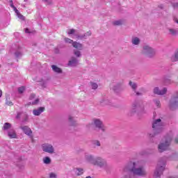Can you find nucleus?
I'll return each mask as SVG.
<instances>
[{"mask_svg": "<svg viewBox=\"0 0 178 178\" xmlns=\"http://www.w3.org/2000/svg\"><path fill=\"white\" fill-rule=\"evenodd\" d=\"M93 144L97 147H101V143H99V140H95Z\"/></svg>", "mask_w": 178, "mask_h": 178, "instance_id": "obj_30", "label": "nucleus"}, {"mask_svg": "<svg viewBox=\"0 0 178 178\" xmlns=\"http://www.w3.org/2000/svg\"><path fill=\"white\" fill-rule=\"evenodd\" d=\"M75 174L76 176H81L84 173V170L83 168H75L74 170Z\"/></svg>", "mask_w": 178, "mask_h": 178, "instance_id": "obj_15", "label": "nucleus"}, {"mask_svg": "<svg viewBox=\"0 0 178 178\" xmlns=\"http://www.w3.org/2000/svg\"><path fill=\"white\" fill-rule=\"evenodd\" d=\"M94 124L95 127L102 130V131H105V130H106V128L105 127V126H104V124H102V121H101V120L95 119Z\"/></svg>", "mask_w": 178, "mask_h": 178, "instance_id": "obj_10", "label": "nucleus"}, {"mask_svg": "<svg viewBox=\"0 0 178 178\" xmlns=\"http://www.w3.org/2000/svg\"><path fill=\"white\" fill-rule=\"evenodd\" d=\"M132 106H133V109L134 111V109H136V108H138V103H134Z\"/></svg>", "mask_w": 178, "mask_h": 178, "instance_id": "obj_34", "label": "nucleus"}, {"mask_svg": "<svg viewBox=\"0 0 178 178\" xmlns=\"http://www.w3.org/2000/svg\"><path fill=\"white\" fill-rule=\"evenodd\" d=\"M168 31L169 34H170L171 35H177V34H178V31L176 29H169Z\"/></svg>", "mask_w": 178, "mask_h": 178, "instance_id": "obj_19", "label": "nucleus"}, {"mask_svg": "<svg viewBox=\"0 0 178 178\" xmlns=\"http://www.w3.org/2000/svg\"><path fill=\"white\" fill-rule=\"evenodd\" d=\"M42 149L44 152H47V154H54L55 152V149L54 146L49 143H44L42 145Z\"/></svg>", "mask_w": 178, "mask_h": 178, "instance_id": "obj_6", "label": "nucleus"}, {"mask_svg": "<svg viewBox=\"0 0 178 178\" xmlns=\"http://www.w3.org/2000/svg\"><path fill=\"white\" fill-rule=\"evenodd\" d=\"M6 105H8V106H12V105H13V103L12 102L8 101V100H6Z\"/></svg>", "mask_w": 178, "mask_h": 178, "instance_id": "obj_36", "label": "nucleus"}, {"mask_svg": "<svg viewBox=\"0 0 178 178\" xmlns=\"http://www.w3.org/2000/svg\"><path fill=\"white\" fill-rule=\"evenodd\" d=\"M69 122L71 126H76V120H74L73 117L72 116L69 117Z\"/></svg>", "mask_w": 178, "mask_h": 178, "instance_id": "obj_24", "label": "nucleus"}, {"mask_svg": "<svg viewBox=\"0 0 178 178\" xmlns=\"http://www.w3.org/2000/svg\"><path fill=\"white\" fill-rule=\"evenodd\" d=\"M91 126H92V124H88V125H87L88 129H90V127H91Z\"/></svg>", "mask_w": 178, "mask_h": 178, "instance_id": "obj_45", "label": "nucleus"}, {"mask_svg": "<svg viewBox=\"0 0 178 178\" xmlns=\"http://www.w3.org/2000/svg\"><path fill=\"white\" fill-rule=\"evenodd\" d=\"M51 67H52V70H54V72H56V73H62V70H60V68L56 67V65H52Z\"/></svg>", "mask_w": 178, "mask_h": 178, "instance_id": "obj_20", "label": "nucleus"}, {"mask_svg": "<svg viewBox=\"0 0 178 178\" xmlns=\"http://www.w3.org/2000/svg\"><path fill=\"white\" fill-rule=\"evenodd\" d=\"M15 13H16L17 17H19V19H20L21 20H24V16H23V15H22V14H20V13L19 12V10H16Z\"/></svg>", "mask_w": 178, "mask_h": 178, "instance_id": "obj_23", "label": "nucleus"}, {"mask_svg": "<svg viewBox=\"0 0 178 178\" xmlns=\"http://www.w3.org/2000/svg\"><path fill=\"white\" fill-rule=\"evenodd\" d=\"M69 66H77L79 65V60L76 59L75 58H72L68 63Z\"/></svg>", "mask_w": 178, "mask_h": 178, "instance_id": "obj_13", "label": "nucleus"}, {"mask_svg": "<svg viewBox=\"0 0 178 178\" xmlns=\"http://www.w3.org/2000/svg\"><path fill=\"white\" fill-rule=\"evenodd\" d=\"M8 136L10 138H16L17 135L16 134V131L14 129H10L8 133Z\"/></svg>", "mask_w": 178, "mask_h": 178, "instance_id": "obj_14", "label": "nucleus"}, {"mask_svg": "<svg viewBox=\"0 0 178 178\" xmlns=\"http://www.w3.org/2000/svg\"><path fill=\"white\" fill-rule=\"evenodd\" d=\"M155 104H156V106H157L158 108H159V106H160V105H161V102H160L159 100H156V101H155Z\"/></svg>", "mask_w": 178, "mask_h": 178, "instance_id": "obj_37", "label": "nucleus"}, {"mask_svg": "<svg viewBox=\"0 0 178 178\" xmlns=\"http://www.w3.org/2000/svg\"><path fill=\"white\" fill-rule=\"evenodd\" d=\"M17 118H20V113H18V114L17 115Z\"/></svg>", "mask_w": 178, "mask_h": 178, "instance_id": "obj_48", "label": "nucleus"}, {"mask_svg": "<svg viewBox=\"0 0 178 178\" xmlns=\"http://www.w3.org/2000/svg\"><path fill=\"white\" fill-rule=\"evenodd\" d=\"M143 54H144L145 55H147V56L151 58V56H153L154 55L155 51L149 46L145 45L143 47Z\"/></svg>", "mask_w": 178, "mask_h": 178, "instance_id": "obj_7", "label": "nucleus"}, {"mask_svg": "<svg viewBox=\"0 0 178 178\" xmlns=\"http://www.w3.org/2000/svg\"><path fill=\"white\" fill-rule=\"evenodd\" d=\"M68 35H71V34L74 35L72 38H80V35H79V33L76 31L74 29H69L67 31Z\"/></svg>", "mask_w": 178, "mask_h": 178, "instance_id": "obj_11", "label": "nucleus"}, {"mask_svg": "<svg viewBox=\"0 0 178 178\" xmlns=\"http://www.w3.org/2000/svg\"><path fill=\"white\" fill-rule=\"evenodd\" d=\"M173 136L172 135H168L167 137L164 138L162 140V143L159 145V152H163V151H166V149H169V145H170V141Z\"/></svg>", "mask_w": 178, "mask_h": 178, "instance_id": "obj_3", "label": "nucleus"}, {"mask_svg": "<svg viewBox=\"0 0 178 178\" xmlns=\"http://www.w3.org/2000/svg\"><path fill=\"white\" fill-rule=\"evenodd\" d=\"M34 98H35V94H31L30 97H29V99H34Z\"/></svg>", "mask_w": 178, "mask_h": 178, "instance_id": "obj_39", "label": "nucleus"}, {"mask_svg": "<svg viewBox=\"0 0 178 178\" xmlns=\"http://www.w3.org/2000/svg\"><path fill=\"white\" fill-rule=\"evenodd\" d=\"M178 107V92L174 94L171 98L170 102V108L171 111H175V109H177Z\"/></svg>", "mask_w": 178, "mask_h": 178, "instance_id": "obj_5", "label": "nucleus"}, {"mask_svg": "<svg viewBox=\"0 0 178 178\" xmlns=\"http://www.w3.org/2000/svg\"><path fill=\"white\" fill-rule=\"evenodd\" d=\"M175 22L178 24V19H175Z\"/></svg>", "mask_w": 178, "mask_h": 178, "instance_id": "obj_49", "label": "nucleus"}, {"mask_svg": "<svg viewBox=\"0 0 178 178\" xmlns=\"http://www.w3.org/2000/svg\"><path fill=\"white\" fill-rule=\"evenodd\" d=\"M85 159L90 162V163H92V165L99 166V168H106V160L101 157L95 158L91 154H86Z\"/></svg>", "mask_w": 178, "mask_h": 178, "instance_id": "obj_1", "label": "nucleus"}, {"mask_svg": "<svg viewBox=\"0 0 178 178\" xmlns=\"http://www.w3.org/2000/svg\"><path fill=\"white\" fill-rule=\"evenodd\" d=\"M132 44L134 45H138L140 44V38L134 37L132 38Z\"/></svg>", "mask_w": 178, "mask_h": 178, "instance_id": "obj_17", "label": "nucleus"}, {"mask_svg": "<svg viewBox=\"0 0 178 178\" xmlns=\"http://www.w3.org/2000/svg\"><path fill=\"white\" fill-rule=\"evenodd\" d=\"M91 35V31H88L85 35H79V39H83V38H87L88 37H90Z\"/></svg>", "mask_w": 178, "mask_h": 178, "instance_id": "obj_22", "label": "nucleus"}, {"mask_svg": "<svg viewBox=\"0 0 178 178\" xmlns=\"http://www.w3.org/2000/svg\"><path fill=\"white\" fill-rule=\"evenodd\" d=\"M18 92H19V94H23L24 92V90H18Z\"/></svg>", "mask_w": 178, "mask_h": 178, "instance_id": "obj_41", "label": "nucleus"}, {"mask_svg": "<svg viewBox=\"0 0 178 178\" xmlns=\"http://www.w3.org/2000/svg\"><path fill=\"white\" fill-rule=\"evenodd\" d=\"M172 62H177L178 60V51L174 56L172 57Z\"/></svg>", "mask_w": 178, "mask_h": 178, "instance_id": "obj_25", "label": "nucleus"}, {"mask_svg": "<svg viewBox=\"0 0 178 178\" xmlns=\"http://www.w3.org/2000/svg\"><path fill=\"white\" fill-rule=\"evenodd\" d=\"M51 158H49V156H46L43 158V163H44L45 165H49V163H51Z\"/></svg>", "mask_w": 178, "mask_h": 178, "instance_id": "obj_18", "label": "nucleus"}, {"mask_svg": "<svg viewBox=\"0 0 178 178\" xmlns=\"http://www.w3.org/2000/svg\"><path fill=\"white\" fill-rule=\"evenodd\" d=\"M74 55H76V56H78V57H79L81 55V54L80 53V51L74 50Z\"/></svg>", "mask_w": 178, "mask_h": 178, "instance_id": "obj_31", "label": "nucleus"}, {"mask_svg": "<svg viewBox=\"0 0 178 178\" xmlns=\"http://www.w3.org/2000/svg\"><path fill=\"white\" fill-rule=\"evenodd\" d=\"M20 129H22L24 134L30 137V138H33V131H31V129L30 127L27 126H22L20 127Z\"/></svg>", "mask_w": 178, "mask_h": 178, "instance_id": "obj_9", "label": "nucleus"}, {"mask_svg": "<svg viewBox=\"0 0 178 178\" xmlns=\"http://www.w3.org/2000/svg\"><path fill=\"white\" fill-rule=\"evenodd\" d=\"M1 97H2V90H0V98H1Z\"/></svg>", "mask_w": 178, "mask_h": 178, "instance_id": "obj_47", "label": "nucleus"}, {"mask_svg": "<svg viewBox=\"0 0 178 178\" xmlns=\"http://www.w3.org/2000/svg\"><path fill=\"white\" fill-rule=\"evenodd\" d=\"M40 102V99H36L34 102H32V105H37Z\"/></svg>", "mask_w": 178, "mask_h": 178, "instance_id": "obj_35", "label": "nucleus"}, {"mask_svg": "<svg viewBox=\"0 0 178 178\" xmlns=\"http://www.w3.org/2000/svg\"><path fill=\"white\" fill-rule=\"evenodd\" d=\"M174 8H178V3H175L174 4Z\"/></svg>", "mask_w": 178, "mask_h": 178, "instance_id": "obj_43", "label": "nucleus"}, {"mask_svg": "<svg viewBox=\"0 0 178 178\" xmlns=\"http://www.w3.org/2000/svg\"><path fill=\"white\" fill-rule=\"evenodd\" d=\"M11 8H13V9H14L15 12H16V10H17V8H16V7H15V6L13 5V3L10 4Z\"/></svg>", "mask_w": 178, "mask_h": 178, "instance_id": "obj_40", "label": "nucleus"}, {"mask_svg": "<svg viewBox=\"0 0 178 178\" xmlns=\"http://www.w3.org/2000/svg\"><path fill=\"white\" fill-rule=\"evenodd\" d=\"M58 177V174L56 172H50L49 173V178H57Z\"/></svg>", "mask_w": 178, "mask_h": 178, "instance_id": "obj_28", "label": "nucleus"}, {"mask_svg": "<svg viewBox=\"0 0 178 178\" xmlns=\"http://www.w3.org/2000/svg\"><path fill=\"white\" fill-rule=\"evenodd\" d=\"M165 163H166L165 161H159L156 168L154 172V177H161V175L163 174V171L165 170Z\"/></svg>", "mask_w": 178, "mask_h": 178, "instance_id": "obj_4", "label": "nucleus"}, {"mask_svg": "<svg viewBox=\"0 0 178 178\" xmlns=\"http://www.w3.org/2000/svg\"><path fill=\"white\" fill-rule=\"evenodd\" d=\"M90 84L92 90H97V88H98V84L94 82H91Z\"/></svg>", "mask_w": 178, "mask_h": 178, "instance_id": "obj_27", "label": "nucleus"}, {"mask_svg": "<svg viewBox=\"0 0 178 178\" xmlns=\"http://www.w3.org/2000/svg\"><path fill=\"white\" fill-rule=\"evenodd\" d=\"M129 86H131L133 90H136L137 88V84L136 83H133L131 81L129 82Z\"/></svg>", "mask_w": 178, "mask_h": 178, "instance_id": "obj_26", "label": "nucleus"}, {"mask_svg": "<svg viewBox=\"0 0 178 178\" xmlns=\"http://www.w3.org/2000/svg\"><path fill=\"white\" fill-rule=\"evenodd\" d=\"M164 83L166 86H168V84H170V79H165L164 81Z\"/></svg>", "mask_w": 178, "mask_h": 178, "instance_id": "obj_38", "label": "nucleus"}, {"mask_svg": "<svg viewBox=\"0 0 178 178\" xmlns=\"http://www.w3.org/2000/svg\"><path fill=\"white\" fill-rule=\"evenodd\" d=\"M166 93V90H154V94H156L157 95H165Z\"/></svg>", "mask_w": 178, "mask_h": 178, "instance_id": "obj_16", "label": "nucleus"}, {"mask_svg": "<svg viewBox=\"0 0 178 178\" xmlns=\"http://www.w3.org/2000/svg\"><path fill=\"white\" fill-rule=\"evenodd\" d=\"M65 41L68 44H72V47H74V48H76V49H79V51H81V49H83V44L76 42H73V40L72 39H69V38H65Z\"/></svg>", "mask_w": 178, "mask_h": 178, "instance_id": "obj_8", "label": "nucleus"}, {"mask_svg": "<svg viewBox=\"0 0 178 178\" xmlns=\"http://www.w3.org/2000/svg\"><path fill=\"white\" fill-rule=\"evenodd\" d=\"M44 111H45V108L44 107H40L38 109H35L33 111V115H35V116H40V114H41L42 113L44 112Z\"/></svg>", "mask_w": 178, "mask_h": 178, "instance_id": "obj_12", "label": "nucleus"}, {"mask_svg": "<svg viewBox=\"0 0 178 178\" xmlns=\"http://www.w3.org/2000/svg\"><path fill=\"white\" fill-rule=\"evenodd\" d=\"M21 55H22V51H17L15 53V56H17V58L20 57Z\"/></svg>", "mask_w": 178, "mask_h": 178, "instance_id": "obj_33", "label": "nucleus"}, {"mask_svg": "<svg viewBox=\"0 0 178 178\" xmlns=\"http://www.w3.org/2000/svg\"><path fill=\"white\" fill-rule=\"evenodd\" d=\"M113 24L115 26H120V24H122V21H120V20L115 21L113 22Z\"/></svg>", "mask_w": 178, "mask_h": 178, "instance_id": "obj_29", "label": "nucleus"}, {"mask_svg": "<svg viewBox=\"0 0 178 178\" xmlns=\"http://www.w3.org/2000/svg\"><path fill=\"white\" fill-rule=\"evenodd\" d=\"M152 131L149 134V137H155L156 134H159L163 130V123L161 119L154 120L152 123Z\"/></svg>", "mask_w": 178, "mask_h": 178, "instance_id": "obj_2", "label": "nucleus"}, {"mask_svg": "<svg viewBox=\"0 0 178 178\" xmlns=\"http://www.w3.org/2000/svg\"><path fill=\"white\" fill-rule=\"evenodd\" d=\"M44 1H48V0H44Z\"/></svg>", "mask_w": 178, "mask_h": 178, "instance_id": "obj_50", "label": "nucleus"}, {"mask_svg": "<svg viewBox=\"0 0 178 178\" xmlns=\"http://www.w3.org/2000/svg\"><path fill=\"white\" fill-rule=\"evenodd\" d=\"M102 105H109V100H104L102 102Z\"/></svg>", "mask_w": 178, "mask_h": 178, "instance_id": "obj_32", "label": "nucleus"}, {"mask_svg": "<svg viewBox=\"0 0 178 178\" xmlns=\"http://www.w3.org/2000/svg\"><path fill=\"white\" fill-rule=\"evenodd\" d=\"M25 33H30V31H29V29H25Z\"/></svg>", "mask_w": 178, "mask_h": 178, "instance_id": "obj_46", "label": "nucleus"}, {"mask_svg": "<svg viewBox=\"0 0 178 178\" xmlns=\"http://www.w3.org/2000/svg\"><path fill=\"white\" fill-rule=\"evenodd\" d=\"M10 127H12V125L10 124V123L9 122H6L3 125V130H9V129H10Z\"/></svg>", "mask_w": 178, "mask_h": 178, "instance_id": "obj_21", "label": "nucleus"}, {"mask_svg": "<svg viewBox=\"0 0 178 178\" xmlns=\"http://www.w3.org/2000/svg\"><path fill=\"white\" fill-rule=\"evenodd\" d=\"M19 90H26V87L22 86L21 88H19Z\"/></svg>", "mask_w": 178, "mask_h": 178, "instance_id": "obj_44", "label": "nucleus"}, {"mask_svg": "<svg viewBox=\"0 0 178 178\" xmlns=\"http://www.w3.org/2000/svg\"><path fill=\"white\" fill-rule=\"evenodd\" d=\"M134 92L136 93V95H141L140 92H136V90H134Z\"/></svg>", "mask_w": 178, "mask_h": 178, "instance_id": "obj_42", "label": "nucleus"}]
</instances>
